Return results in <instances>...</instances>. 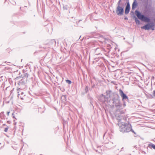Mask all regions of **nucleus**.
I'll list each match as a JSON object with an SVG mask.
<instances>
[{"mask_svg":"<svg viewBox=\"0 0 155 155\" xmlns=\"http://www.w3.org/2000/svg\"><path fill=\"white\" fill-rule=\"evenodd\" d=\"M66 81L67 83H68L69 84H71V82L69 80H66Z\"/></svg>","mask_w":155,"mask_h":155,"instance_id":"11","label":"nucleus"},{"mask_svg":"<svg viewBox=\"0 0 155 155\" xmlns=\"http://www.w3.org/2000/svg\"><path fill=\"white\" fill-rule=\"evenodd\" d=\"M8 127L6 128L5 129L4 131L5 132H7L8 130Z\"/></svg>","mask_w":155,"mask_h":155,"instance_id":"12","label":"nucleus"},{"mask_svg":"<svg viewBox=\"0 0 155 155\" xmlns=\"http://www.w3.org/2000/svg\"><path fill=\"white\" fill-rule=\"evenodd\" d=\"M130 11V5L128 3L126 6V8L125 10V13L126 14H127Z\"/></svg>","mask_w":155,"mask_h":155,"instance_id":"6","label":"nucleus"},{"mask_svg":"<svg viewBox=\"0 0 155 155\" xmlns=\"http://www.w3.org/2000/svg\"><path fill=\"white\" fill-rule=\"evenodd\" d=\"M135 21L137 24H140V21L137 19V18H135Z\"/></svg>","mask_w":155,"mask_h":155,"instance_id":"10","label":"nucleus"},{"mask_svg":"<svg viewBox=\"0 0 155 155\" xmlns=\"http://www.w3.org/2000/svg\"><path fill=\"white\" fill-rule=\"evenodd\" d=\"M136 16L138 18L142 21H144L146 22H149L150 21L149 19L142 15L141 13L137 11H136L135 12Z\"/></svg>","mask_w":155,"mask_h":155,"instance_id":"2","label":"nucleus"},{"mask_svg":"<svg viewBox=\"0 0 155 155\" xmlns=\"http://www.w3.org/2000/svg\"><path fill=\"white\" fill-rule=\"evenodd\" d=\"M13 118H15V117H14V116H13Z\"/></svg>","mask_w":155,"mask_h":155,"instance_id":"15","label":"nucleus"},{"mask_svg":"<svg viewBox=\"0 0 155 155\" xmlns=\"http://www.w3.org/2000/svg\"><path fill=\"white\" fill-rule=\"evenodd\" d=\"M150 147L153 148L155 150V145L153 144H150Z\"/></svg>","mask_w":155,"mask_h":155,"instance_id":"9","label":"nucleus"},{"mask_svg":"<svg viewBox=\"0 0 155 155\" xmlns=\"http://www.w3.org/2000/svg\"><path fill=\"white\" fill-rule=\"evenodd\" d=\"M120 131L123 133L130 131L134 133L132 129L131 125L129 123H122L120 126Z\"/></svg>","mask_w":155,"mask_h":155,"instance_id":"1","label":"nucleus"},{"mask_svg":"<svg viewBox=\"0 0 155 155\" xmlns=\"http://www.w3.org/2000/svg\"><path fill=\"white\" fill-rule=\"evenodd\" d=\"M152 26H153V28L152 29V30H154V25H150L149 24H147L145 25L142 26L141 27V28L144 29L145 30H148L151 28Z\"/></svg>","mask_w":155,"mask_h":155,"instance_id":"4","label":"nucleus"},{"mask_svg":"<svg viewBox=\"0 0 155 155\" xmlns=\"http://www.w3.org/2000/svg\"><path fill=\"white\" fill-rule=\"evenodd\" d=\"M153 95L154 96H155V90L153 91Z\"/></svg>","mask_w":155,"mask_h":155,"instance_id":"14","label":"nucleus"},{"mask_svg":"<svg viewBox=\"0 0 155 155\" xmlns=\"http://www.w3.org/2000/svg\"><path fill=\"white\" fill-rule=\"evenodd\" d=\"M10 113V111H8V112H7V115L8 116H9V114Z\"/></svg>","mask_w":155,"mask_h":155,"instance_id":"13","label":"nucleus"},{"mask_svg":"<svg viewBox=\"0 0 155 155\" xmlns=\"http://www.w3.org/2000/svg\"><path fill=\"white\" fill-rule=\"evenodd\" d=\"M25 96V95L24 94L23 92H21L20 94H18V97L20 98L21 100H23L24 99Z\"/></svg>","mask_w":155,"mask_h":155,"instance_id":"7","label":"nucleus"},{"mask_svg":"<svg viewBox=\"0 0 155 155\" xmlns=\"http://www.w3.org/2000/svg\"><path fill=\"white\" fill-rule=\"evenodd\" d=\"M137 6V3L136 0H135L132 4V9L135 8Z\"/></svg>","mask_w":155,"mask_h":155,"instance_id":"8","label":"nucleus"},{"mask_svg":"<svg viewBox=\"0 0 155 155\" xmlns=\"http://www.w3.org/2000/svg\"><path fill=\"white\" fill-rule=\"evenodd\" d=\"M121 0H119L118 2L119 4L116 9V12L118 15H122L124 13L123 8L119 6V4Z\"/></svg>","mask_w":155,"mask_h":155,"instance_id":"3","label":"nucleus"},{"mask_svg":"<svg viewBox=\"0 0 155 155\" xmlns=\"http://www.w3.org/2000/svg\"><path fill=\"white\" fill-rule=\"evenodd\" d=\"M119 91L120 93V94L123 100L128 98L127 96L120 89Z\"/></svg>","mask_w":155,"mask_h":155,"instance_id":"5","label":"nucleus"}]
</instances>
